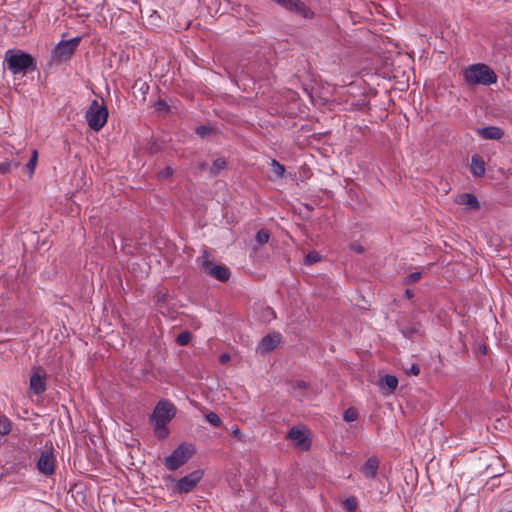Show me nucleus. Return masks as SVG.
Here are the masks:
<instances>
[{
  "instance_id": "nucleus-1",
  "label": "nucleus",
  "mask_w": 512,
  "mask_h": 512,
  "mask_svg": "<svg viewBox=\"0 0 512 512\" xmlns=\"http://www.w3.org/2000/svg\"><path fill=\"white\" fill-rule=\"evenodd\" d=\"M175 414V406L166 400L159 401L154 408L150 420L153 424L155 435L159 439H164L168 436L169 430L166 426L174 418Z\"/></svg>"
},
{
  "instance_id": "nucleus-2",
  "label": "nucleus",
  "mask_w": 512,
  "mask_h": 512,
  "mask_svg": "<svg viewBox=\"0 0 512 512\" xmlns=\"http://www.w3.org/2000/svg\"><path fill=\"white\" fill-rule=\"evenodd\" d=\"M463 80L468 85L488 86L497 82L496 73L484 63H475L462 70Z\"/></svg>"
},
{
  "instance_id": "nucleus-3",
  "label": "nucleus",
  "mask_w": 512,
  "mask_h": 512,
  "mask_svg": "<svg viewBox=\"0 0 512 512\" xmlns=\"http://www.w3.org/2000/svg\"><path fill=\"white\" fill-rule=\"evenodd\" d=\"M5 63L9 71L16 75H25L28 70H34L36 63L33 56L27 52L17 49H9L5 53Z\"/></svg>"
},
{
  "instance_id": "nucleus-4",
  "label": "nucleus",
  "mask_w": 512,
  "mask_h": 512,
  "mask_svg": "<svg viewBox=\"0 0 512 512\" xmlns=\"http://www.w3.org/2000/svg\"><path fill=\"white\" fill-rule=\"evenodd\" d=\"M195 453V447L191 443H181L173 452L163 460L165 467L174 471L184 465Z\"/></svg>"
},
{
  "instance_id": "nucleus-5",
  "label": "nucleus",
  "mask_w": 512,
  "mask_h": 512,
  "mask_svg": "<svg viewBox=\"0 0 512 512\" xmlns=\"http://www.w3.org/2000/svg\"><path fill=\"white\" fill-rule=\"evenodd\" d=\"M107 118L108 110L104 103L93 100L85 113V119L89 128L96 132L100 131L106 124Z\"/></svg>"
},
{
  "instance_id": "nucleus-6",
  "label": "nucleus",
  "mask_w": 512,
  "mask_h": 512,
  "mask_svg": "<svg viewBox=\"0 0 512 512\" xmlns=\"http://www.w3.org/2000/svg\"><path fill=\"white\" fill-rule=\"evenodd\" d=\"M198 264L207 275L218 281L226 282L230 278L229 269L225 265L213 264L207 251H203L201 257L198 258Z\"/></svg>"
},
{
  "instance_id": "nucleus-7",
  "label": "nucleus",
  "mask_w": 512,
  "mask_h": 512,
  "mask_svg": "<svg viewBox=\"0 0 512 512\" xmlns=\"http://www.w3.org/2000/svg\"><path fill=\"white\" fill-rule=\"evenodd\" d=\"M204 476L201 469H197L175 481L172 490L175 493L186 494L191 492Z\"/></svg>"
},
{
  "instance_id": "nucleus-8",
  "label": "nucleus",
  "mask_w": 512,
  "mask_h": 512,
  "mask_svg": "<svg viewBox=\"0 0 512 512\" xmlns=\"http://www.w3.org/2000/svg\"><path fill=\"white\" fill-rule=\"evenodd\" d=\"M79 43V37L59 42L54 49V58L57 61H64L69 59L78 47Z\"/></svg>"
},
{
  "instance_id": "nucleus-9",
  "label": "nucleus",
  "mask_w": 512,
  "mask_h": 512,
  "mask_svg": "<svg viewBox=\"0 0 512 512\" xmlns=\"http://www.w3.org/2000/svg\"><path fill=\"white\" fill-rule=\"evenodd\" d=\"M287 437L293 442V444L301 449L308 450L311 445V441L307 434V430L300 427H293L288 432Z\"/></svg>"
},
{
  "instance_id": "nucleus-10",
  "label": "nucleus",
  "mask_w": 512,
  "mask_h": 512,
  "mask_svg": "<svg viewBox=\"0 0 512 512\" xmlns=\"http://www.w3.org/2000/svg\"><path fill=\"white\" fill-rule=\"evenodd\" d=\"M37 469L45 476H51L55 471V458L49 450L43 451L37 461Z\"/></svg>"
},
{
  "instance_id": "nucleus-11",
  "label": "nucleus",
  "mask_w": 512,
  "mask_h": 512,
  "mask_svg": "<svg viewBox=\"0 0 512 512\" xmlns=\"http://www.w3.org/2000/svg\"><path fill=\"white\" fill-rule=\"evenodd\" d=\"M280 340H281V336L278 333L266 335L260 341V343L257 347V352L260 354H264V353L274 350L280 343Z\"/></svg>"
},
{
  "instance_id": "nucleus-12",
  "label": "nucleus",
  "mask_w": 512,
  "mask_h": 512,
  "mask_svg": "<svg viewBox=\"0 0 512 512\" xmlns=\"http://www.w3.org/2000/svg\"><path fill=\"white\" fill-rule=\"evenodd\" d=\"M477 134L487 140H499L504 136V131L497 126H488L477 129Z\"/></svg>"
},
{
  "instance_id": "nucleus-13",
  "label": "nucleus",
  "mask_w": 512,
  "mask_h": 512,
  "mask_svg": "<svg viewBox=\"0 0 512 512\" xmlns=\"http://www.w3.org/2000/svg\"><path fill=\"white\" fill-rule=\"evenodd\" d=\"M455 202L459 205H464L468 210H478L480 209V203L475 197V195L471 193H462L457 196Z\"/></svg>"
},
{
  "instance_id": "nucleus-14",
  "label": "nucleus",
  "mask_w": 512,
  "mask_h": 512,
  "mask_svg": "<svg viewBox=\"0 0 512 512\" xmlns=\"http://www.w3.org/2000/svg\"><path fill=\"white\" fill-rule=\"evenodd\" d=\"M379 467V460L376 457H370L361 467V473L365 478L372 479L376 476Z\"/></svg>"
},
{
  "instance_id": "nucleus-15",
  "label": "nucleus",
  "mask_w": 512,
  "mask_h": 512,
  "mask_svg": "<svg viewBox=\"0 0 512 512\" xmlns=\"http://www.w3.org/2000/svg\"><path fill=\"white\" fill-rule=\"evenodd\" d=\"M289 11L305 19H311L314 16L312 10L300 0H294Z\"/></svg>"
},
{
  "instance_id": "nucleus-16",
  "label": "nucleus",
  "mask_w": 512,
  "mask_h": 512,
  "mask_svg": "<svg viewBox=\"0 0 512 512\" xmlns=\"http://www.w3.org/2000/svg\"><path fill=\"white\" fill-rule=\"evenodd\" d=\"M470 170L471 173L476 177L483 176L485 174L484 160L478 155H473L471 158Z\"/></svg>"
},
{
  "instance_id": "nucleus-17",
  "label": "nucleus",
  "mask_w": 512,
  "mask_h": 512,
  "mask_svg": "<svg viewBox=\"0 0 512 512\" xmlns=\"http://www.w3.org/2000/svg\"><path fill=\"white\" fill-rule=\"evenodd\" d=\"M30 389L35 394L43 393L46 389V383H45L44 377L38 373L33 374L30 378Z\"/></svg>"
},
{
  "instance_id": "nucleus-18",
  "label": "nucleus",
  "mask_w": 512,
  "mask_h": 512,
  "mask_svg": "<svg viewBox=\"0 0 512 512\" xmlns=\"http://www.w3.org/2000/svg\"><path fill=\"white\" fill-rule=\"evenodd\" d=\"M398 386V379L393 375H385L379 381L380 389H388L389 392H393Z\"/></svg>"
},
{
  "instance_id": "nucleus-19",
  "label": "nucleus",
  "mask_w": 512,
  "mask_h": 512,
  "mask_svg": "<svg viewBox=\"0 0 512 512\" xmlns=\"http://www.w3.org/2000/svg\"><path fill=\"white\" fill-rule=\"evenodd\" d=\"M227 166V162L224 158L220 157L213 161V164L210 168V174L216 176L220 171L224 170Z\"/></svg>"
},
{
  "instance_id": "nucleus-20",
  "label": "nucleus",
  "mask_w": 512,
  "mask_h": 512,
  "mask_svg": "<svg viewBox=\"0 0 512 512\" xmlns=\"http://www.w3.org/2000/svg\"><path fill=\"white\" fill-rule=\"evenodd\" d=\"M37 161H38V152L36 150H33L31 158L26 165L29 176H32L34 174L35 168L37 165Z\"/></svg>"
},
{
  "instance_id": "nucleus-21",
  "label": "nucleus",
  "mask_w": 512,
  "mask_h": 512,
  "mask_svg": "<svg viewBox=\"0 0 512 512\" xmlns=\"http://www.w3.org/2000/svg\"><path fill=\"white\" fill-rule=\"evenodd\" d=\"M270 166H271V168H272L273 173H274L277 177H279V178L283 177V175H284V173H285V167H284V165H282L281 163H279L277 160L272 159V160H271V163H270Z\"/></svg>"
},
{
  "instance_id": "nucleus-22",
  "label": "nucleus",
  "mask_w": 512,
  "mask_h": 512,
  "mask_svg": "<svg viewBox=\"0 0 512 512\" xmlns=\"http://www.w3.org/2000/svg\"><path fill=\"white\" fill-rule=\"evenodd\" d=\"M270 234L269 231L266 229H261L256 234V242L259 245H263L269 241Z\"/></svg>"
},
{
  "instance_id": "nucleus-23",
  "label": "nucleus",
  "mask_w": 512,
  "mask_h": 512,
  "mask_svg": "<svg viewBox=\"0 0 512 512\" xmlns=\"http://www.w3.org/2000/svg\"><path fill=\"white\" fill-rule=\"evenodd\" d=\"M11 431V422L6 417H0V434L6 435Z\"/></svg>"
},
{
  "instance_id": "nucleus-24",
  "label": "nucleus",
  "mask_w": 512,
  "mask_h": 512,
  "mask_svg": "<svg viewBox=\"0 0 512 512\" xmlns=\"http://www.w3.org/2000/svg\"><path fill=\"white\" fill-rule=\"evenodd\" d=\"M205 418L211 425L215 427H219L222 424L220 417L214 412H209L205 415Z\"/></svg>"
},
{
  "instance_id": "nucleus-25",
  "label": "nucleus",
  "mask_w": 512,
  "mask_h": 512,
  "mask_svg": "<svg viewBox=\"0 0 512 512\" xmlns=\"http://www.w3.org/2000/svg\"><path fill=\"white\" fill-rule=\"evenodd\" d=\"M343 418L347 422H353L358 418V412L355 408H348L344 412Z\"/></svg>"
},
{
  "instance_id": "nucleus-26",
  "label": "nucleus",
  "mask_w": 512,
  "mask_h": 512,
  "mask_svg": "<svg viewBox=\"0 0 512 512\" xmlns=\"http://www.w3.org/2000/svg\"><path fill=\"white\" fill-rule=\"evenodd\" d=\"M308 387V384L305 382V381H296L294 383H292V390L293 392L295 393V397H298V398H301L302 395L299 393H296L297 390H305L306 388Z\"/></svg>"
},
{
  "instance_id": "nucleus-27",
  "label": "nucleus",
  "mask_w": 512,
  "mask_h": 512,
  "mask_svg": "<svg viewBox=\"0 0 512 512\" xmlns=\"http://www.w3.org/2000/svg\"><path fill=\"white\" fill-rule=\"evenodd\" d=\"M191 339V335L189 332H182L177 336V343L181 346L187 345Z\"/></svg>"
},
{
  "instance_id": "nucleus-28",
  "label": "nucleus",
  "mask_w": 512,
  "mask_h": 512,
  "mask_svg": "<svg viewBox=\"0 0 512 512\" xmlns=\"http://www.w3.org/2000/svg\"><path fill=\"white\" fill-rule=\"evenodd\" d=\"M320 255L318 252H315V251H312L310 253H308L305 257V263L306 264H313V263H316L320 260Z\"/></svg>"
},
{
  "instance_id": "nucleus-29",
  "label": "nucleus",
  "mask_w": 512,
  "mask_h": 512,
  "mask_svg": "<svg viewBox=\"0 0 512 512\" xmlns=\"http://www.w3.org/2000/svg\"><path fill=\"white\" fill-rule=\"evenodd\" d=\"M19 163H12L10 161H5L0 163V173L5 174L8 173L11 170V167H18Z\"/></svg>"
},
{
  "instance_id": "nucleus-30",
  "label": "nucleus",
  "mask_w": 512,
  "mask_h": 512,
  "mask_svg": "<svg viewBox=\"0 0 512 512\" xmlns=\"http://www.w3.org/2000/svg\"><path fill=\"white\" fill-rule=\"evenodd\" d=\"M173 174V169L170 166H166L164 169L158 172L160 179H168Z\"/></svg>"
},
{
  "instance_id": "nucleus-31",
  "label": "nucleus",
  "mask_w": 512,
  "mask_h": 512,
  "mask_svg": "<svg viewBox=\"0 0 512 512\" xmlns=\"http://www.w3.org/2000/svg\"><path fill=\"white\" fill-rule=\"evenodd\" d=\"M421 278L420 272H413L409 274L405 279V284H413Z\"/></svg>"
},
{
  "instance_id": "nucleus-32",
  "label": "nucleus",
  "mask_w": 512,
  "mask_h": 512,
  "mask_svg": "<svg viewBox=\"0 0 512 512\" xmlns=\"http://www.w3.org/2000/svg\"><path fill=\"white\" fill-rule=\"evenodd\" d=\"M345 507H346L350 512L355 511V509H356V507H357L356 499H355V498H348V499H346V501H345Z\"/></svg>"
},
{
  "instance_id": "nucleus-33",
  "label": "nucleus",
  "mask_w": 512,
  "mask_h": 512,
  "mask_svg": "<svg viewBox=\"0 0 512 512\" xmlns=\"http://www.w3.org/2000/svg\"><path fill=\"white\" fill-rule=\"evenodd\" d=\"M276 3H278L283 8L289 10L294 0H274Z\"/></svg>"
},
{
  "instance_id": "nucleus-34",
  "label": "nucleus",
  "mask_w": 512,
  "mask_h": 512,
  "mask_svg": "<svg viewBox=\"0 0 512 512\" xmlns=\"http://www.w3.org/2000/svg\"><path fill=\"white\" fill-rule=\"evenodd\" d=\"M231 435L233 437L238 438L239 440H243V437H244L242 432L240 431L239 427H237V426L232 428Z\"/></svg>"
},
{
  "instance_id": "nucleus-35",
  "label": "nucleus",
  "mask_w": 512,
  "mask_h": 512,
  "mask_svg": "<svg viewBox=\"0 0 512 512\" xmlns=\"http://www.w3.org/2000/svg\"><path fill=\"white\" fill-rule=\"evenodd\" d=\"M350 249L357 253H362L364 251V248L361 245L355 243L350 245Z\"/></svg>"
},
{
  "instance_id": "nucleus-36",
  "label": "nucleus",
  "mask_w": 512,
  "mask_h": 512,
  "mask_svg": "<svg viewBox=\"0 0 512 512\" xmlns=\"http://www.w3.org/2000/svg\"><path fill=\"white\" fill-rule=\"evenodd\" d=\"M230 360V355L228 353H223L219 356V361L222 364H226Z\"/></svg>"
},
{
  "instance_id": "nucleus-37",
  "label": "nucleus",
  "mask_w": 512,
  "mask_h": 512,
  "mask_svg": "<svg viewBox=\"0 0 512 512\" xmlns=\"http://www.w3.org/2000/svg\"><path fill=\"white\" fill-rule=\"evenodd\" d=\"M209 131V128L206 127V126H201L199 128H197L196 132L201 135V136H205Z\"/></svg>"
},
{
  "instance_id": "nucleus-38",
  "label": "nucleus",
  "mask_w": 512,
  "mask_h": 512,
  "mask_svg": "<svg viewBox=\"0 0 512 512\" xmlns=\"http://www.w3.org/2000/svg\"><path fill=\"white\" fill-rule=\"evenodd\" d=\"M409 372L415 376H417L419 373H420V368L417 364H413L411 367H410V370Z\"/></svg>"
},
{
  "instance_id": "nucleus-39",
  "label": "nucleus",
  "mask_w": 512,
  "mask_h": 512,
  "mask_svg": "<svg viewBox=\"0 0 512 512\" xmlns=\"http://www.w3.org/2000/svg\"><path fill=\"white\" fill-rule=\"evenodd\" d=\"M405 295H406L407 298H412L414 294H413V292L411 290L407 289L405 291Z\"/></svg>"
},
{
  "instance_id": "nucleus-40",
  "label": "nucleus",
  "mask_w": 512,
  "mask_h": 512,
  "mask_svg": "<svg viewBox=\"0 0 512 512\" xmlns=\"http://www.w3.org/2000/svg\"><path fill=\"white\" fill-rule=\"evenodd\" d=\"M206 166H207V164H206V163H201L200 168H201V169H205V168H206Z\"/></svg>"
},
{
  "instance_id": "nucleus-41",
  "label": "nucleus",
  "mask_w": 512,
  "mask_h": 512,
  "mask_svg": "<svg viewBox=\"0 0 512 512\" xmlns=\"http://www.w3.org/2000/svg\"><path fill=\"white\" fill-rule=\"evenodd\" d=\"M508 512H512V510L508 511Z\"/></svg>"
}]
</instances>
